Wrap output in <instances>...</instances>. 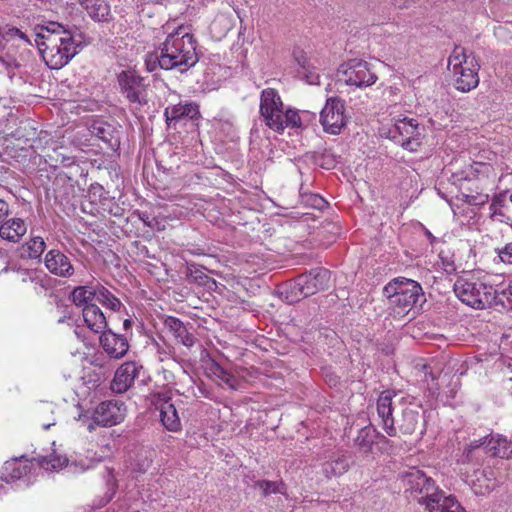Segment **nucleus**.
I'll use <instances>...</instances> for the list:
<instances>
[{
  "label": "nucleus",
  "instance_id": "nucleus-11",
  "mask_svg": "<svg viewBox=\"0 0 512 512\" xmlns=\"http://www.w3.org/2000/svg\"><path fill=\"white\" fill-rule=\"evenodd\" d=\"M423 128L419 127L418 122L412 118H403L398 120L394 128L390 130L391 138L409 151H416L421 145L420 139Z\"/></svg>",
  "mask_w": 512,
  "mask_h": 512
},
{
  "label": "nucleus",
  "instance_id": "nucleus-9",
  "mask_svg": "<svg viewBox=\"0 0 512 512\" xmlns=\"http://www.w3.org/2000/svg\"><path fill=\"white\" fill-rule=\"evenodd\" d=\"M344 112L343 100L338 97L328 98L320 112V123L324 131L333 135L339 134L347 122Z\"/></svg>",
  "mask_w": 512,
  "mask_h": 512
},
{
  "label": "nucleus",
  "instance_id": "nucleus-25",
  "mask_svg": "<svg viewBox=\"0 0 512 512\" xmlns=\"http://www.w3.org/2000/svg\"><path fill=\"white\" fill-rule=\"evenodd\" d=\"M349 457L342 451L333 452L322 464V472L327 478L338 477L348 471Z\"/></svg>",
  "mask_w": 512,
  "mask_h": 512
},
{
  "label": "nucleus",
  "instance_id": "nucleus-27",
  "mask_svg": "<svg viewBox=\"0 0 512 512\" xmlns=\"http://www.w3.org/2000/svg\"><path fill=\"white\" fill-rule=\"evenodd\" d=\"M95 22H110L112 20L110 5L106 0H77Z\"/></svg>",
  "mask_w": 512,
  "mask_h": 512
},
{
  "label": "nucleus",
  "instance_id": "nucleus-30",
  "mask_svg": "<svg viewBox=\"0 0 512 512\" xmlns=\"http://www.w3.org/2000/svg\"><path fill=\"white\" fill-rule=\"evenodd\" d=\"M160 419L164 427L172 432L181 429V421L174 404L165 402L160 409Z\"/></svg>",
  "mask_w": 512,
  "mask_h": 512
},
{
  "label": "nucleus",
  "instance_id": "nucleus-41",
  "mask_svg": "<svg viewBox=\"0 0 512 512\" xmlns=\"http://www.w3.org/2000/svg\"><path fill=\"white\" fill-rule=\"evenodd\" d=\"M211 373L229 388L235 390L237 388V379L234 375L224 369L219 363L213 362L210 367Z\"/></svg>",
  "mask_w": 512,
  "mask_h": 512
},
{
  "label": "nucleus",
  "instance_id": "nucleus-29",
  "mask_svg": "<svg viewBox=\"0 0 512 512\" xmlns=\"http://www.w3.org/2000/svg\"><path fill=\"white\" fill-rule=\"evenodd\" d=\"M186 278L189 283L198 284L208 290H215L217 287L216 281L208 276L201 267L194 264L187 266Z\"/></svg>",
  "mask_w": 512,
  "mask_h": 512
},
{
  "label": "nucleus",
  "instance_id": "nucleus-4",
  "mask_svg": "<svg viewBox=\"0 0 512 512\" xmlns=\"http://www.w3.org/2000/svg\"><path fill=\"white\" fill-rule=\"evenodd\" d=\"M35 42L46 65L52 70L61 69L68 64L82 47L75 34L62 38L49 35L46 41L35 40Z\"/></svg>",
  "mask_w": 512,
  "mask_h": 512
},
{
  "label": "nucleus",
  "instance_id": "nucleus-23",
  "mask_svg": "<svg viewBox=\"0 0 512 512\" xmlns=\"http://www.w3.org/2000/svg\"><path fill=\"white\" fill-rule=\"evenodd\" d=\"M165 120L168 126L172 123L176 124L178 121L188 118L195 120L200 117L199 106L195 103H181L167 107L164 111Z\"/></svg>",
  "mask_w": 512,
  "mask_h": 512
},
{
  "label": "nucleus",
  "instance_id": "nucleus-48",
  "mask_svg": "<svg viewBox=\"0 0 512 512\" xmlns=\"http://www.w3.org/2000/svg\"><path fill=\"white\" fill-rule=\"evenodd\" d=\"M467 190L470 192L468 194H464L465 202L470 205H484L489 200V195L482 192H476L473 194L471 188H467Z\"/></svg>",
  "mask_w": 512,
  "mask_h": 512
},
{
  "label": "nucleus",
  "instance_id": "nucleus-39",
  "mask_svg": "<svg viewBox=\"0 0 512 512\" xmlns=\"http://www.w3.org/2000/svg\"><path fill=\"white\" fill-rule=\"evenodd\" d=\"M473 53L466 54L465 49L461 46H455L454 50L448 58V68L452 66V71L455 72L463 66H467L468 61H471Z\"/></svg>",
  "mask_w": 512,
  "mask_h": 512
},
{
  "label": "nucleus",
  "instance_id": "nucleus-18",
  "mask_svg": "<svg viewBox=\"0 0 512 512\" xmlns=\"http://www.w3.org/2000/svg\"><path fill=\"white\" fill-rule=\"evenodd\" d=\"M48 271L56 276L68 278L74 274V267L70 259L58 249L49 250L44 258Z\"/></svg>",
  "mask_w": 512,
  "mask_h": 512
},
{
  "label": "nucleus",
  "instance_id": "nucleus-55",
  "mask_svg": "<svg viewBox=\"0 0 512 512\" xmlns=\"http://www.w3.org/2000/svg\"><path fill=\"white\" fill-rule=\"evenodd\" d=\"M391 1L399 9L408 8L414 2V0H391Z\"/></svg>",
  "mask_w": 512,
  "mask_h": 512
},
{
  "label": "nucleus",
  "instance_id": "nucleus-2",
  "mask_svg": "<svg viewBox=\"0 0 512 512\" xmlns=\"http://www.w3.org/2000/svg\"><path fill=\"white\" fill-rule=\"evenodd\" d=\"M396 396L394 390H384L377 399V414L381 419L382 428L390 437L397 436V429L403 435L418 434L421 437L426 431L425 411L421 405L415 407H406L402 410L401 416L397 420L393 417L392 400Z\"/></svg>",
  "mask_w": 512,
  "mask_h": 512
},
{
  "label": "nucleus",
  "instance_id": "nucleus-14",
  "mask_svg": "<svg viewBox=\"0 0 512 512\" xmlns=\"http://www.w3.org/2000/svg\"><path fill=\"white\" fill-rule=\"evenodd\" d=\"M299 277L306 297H310L329 288L331 272L324 267H314L299 274Z\"/></svg>",
  "mask_w": 512,
  "mask_h": 512
},
{
  "label": "nucleus",
  "instance_id": "nucleus-44",
  "mask_svg": "<svg viewBox=\"0 0 512 512\" xmlns=\"http://www.w3.org/2000/svg\"><path fill=\"white\" fill-rule=\"evenodd\" d=\"M481 476L484 478L485 481H487V483L484 485V491L482 490L483 486L481 484L477 485L476 483H474L476 494H484L485 492H490L495 487V476L493 470H482Z\"/></svg>",
  "mask_w": 512,
  "mask_h": 512
},
{
  "label": "nucleus",
  "instance_id": "nucleus-49",
  "mask_svg": "<svg viewBox=\"0 0 512 512\" xmlns=\"http://www.w3.org/2000/svg\"><path fill=\"white\" fill-rule=\"evenodd\" d=\"M19 33V29L16 28V27H9V26H6L5 28H3L0 32V48L3 46V45H8V43L14 39L15 37H17V34Z\"/></svg>",
  "mask_w": 512,
  "mask_h": 512
},
{
  "label": "nucleus",
  "instance_id": "nucleus-61",
  "mask_svg": "<svg viewBox=\"0 0 512 512\" xmlns=\"http://www.w3.org/2000/svg\"><path fill=\"white\" fill-rule=\"evenodd\" d=\"M496 208L497 207H495V208H491V206L489 207V210L492 212L493 215L497 214V209Z\"/></svg>",
  "mask_w": 512,
  "mask_h": 512
},
{
  "label": "nucleus",
  "instance_id": "nucleus-7",
  "mask_svg": "<svg viewBox=\"0 0 512 512\" xmlns=\"http://www.w3.org/2000/svg\"><path fill=\"white\" fill-rule=\"evenodd\" d=\"M117 82L121 94L131 104L143 107L148 104L146 79L133 69L123 70L117 75Z\"/></svg>",
  "mask_w": 512,
  "mask_h": 512
},
{
  "label": "nucleus",
  "instance_id": "nucleus-24",
  "mask_svg": "<svg viewBox=\"0 0 512 512\" xmlns=\"http://www.w3.org/2000/svg\"><path fill=\"white\" fill-rule=\"evenodd\" d=\"M304 292L305 290L304 287L302 288V282L299 275L285 283H282L276 290L279 298L288 304H294L304 298H307Z\"/></svg>",
  "mask_w": 512,
  "mask_h": 512
},
{
  "label": "nucleus",
  "instance_id": "nucleus-6",
  "mask_svg": "<svg viewBox=\"0 0 512 512\" xmlns=\"http://www.w3.org/2000/svg\"><path fill=\"white\" fill-rule=\"evenodd\" d=\"M453 290L463 303L474 309H484L491 305V285L459 278L454 283Z\"/></svg>",
  "mask_w": 512,
  "mask_h": 512
},
{
  "label": "nucleus",
  "instance_id": "nucleus-58",
  "mask_svg": "<svg viewBox=\"0 0 512 512\" xmlns=\"http://www.w3.org/2000/svg\"><path fill=\"white\" fill-rule=\"evenodd\" d=\"M132 324H133V320H132V319H130V318L125 319V320L123 321V328H124L125 330H129V329H131Z\"/></svg>",
  "mask_w": 512,
  "mask_h": 512
},
{
  "label": "nucleus",
  "instance_id": "nucleus-8",
  "mask_svg": "<svg viewBox=\"0 0 512 512\" xmlns=\"http://www.w3.org/2000/svg\"><path fill=\"white\" fill-rule=\"evenodd\" d=\"M338 74L347 85L358 88L371 86L377 80V75L371 71L368 62L361 59H350L343 63L338 69Z\"/></svg>",
  "mask_w": 512,
  "mask_h": 512
},
{
  "label": "nucleus",
  "instance_id": "nucleus-56",
  "mask_svg": "<svg viewBox=\"0 0 512 512\" xmlns=\"http://www.w3.org/2000/svg\"><path fill=\"white\" fill-rule=\"evenodd\" d=\"M17 37L20 38L21 40H24L28 45L32 46V43L30 41V39L28 38V36L22 32L20 29H19V33L17 34Z\"/></svg>",
  "mask_w": 512,
  "mask_h": 512
},
{
  "label": "nucleus",
  "instance_id": "nucleus-1",
  "mask_svg": "<svg viewBox=\"0 0 512 512\" xmlns=\"http://www.w3.org/2000/svg\"><path fill=\"white\" fill-rule=\"evenodd\" d=\"M398 479L405 493L429 512H465L455 496H446L432 477L416 467L400 473Z\"/></svg>",
  "mask_w": 512,
  "mask_h": 512
},
{
  "label": "nucleus",
  "instance_id": "nucleus-26",
  "mask_svg": "<svg viewBox=\"0 0 512 512\" xmlns=\"http://www.w3.org/2000/svg\"><path fill=\"white\" fill-rule=\"evenodd\" d=\"M82 315L86 326L92 332L101 334L108 328L106 317L96 304L85 305Z\"/></svg>",
  "mask_w": 512,
  "mask_h": 512
},
{
  "label": "nucleus",
  "instance_id": "nucleus-59",
  "mask_svg": "<svg viewBox=\"0 0 512 512\" xmlns=\"http://www.w3.org/2000/svg\"><path fill=\"white\" fill-rule=\"evenodd\" d=\"M425 235L427 236V238L429 239V241H430L431 243H433V242H434L435 237L432 235V233H431L429 230H427V229L425 230Z\"/></svg>",
  "mask_w": 512,
  "mask_h": 512
},
{
  "label": "nucleus",
  "instance_id": "nucleus-22",
  "mask_svg": "<svg viewBox=\"0 0 512 512\" xmlns=\"http://www.w3.org/2000/svg\"><path fill=\"white\" fill-rule=\"evenodd\" d=\"M378 439L386 441V437L370 424L358 430L357 436L353 439V444L359 453L369 455L372 453Z\"/></svg>",
  "mask_w": 512,
  "mask_h": 512
},
{
  "label": "nucleus",
  "instance_id": "nucleus-40",
  "mask_svg": "<svg viewBox=\"0 0 512 512\" xmlns=\"http://www.w3.org/2000/svg\"><path fill=\"white\" fill-rule=\"evenodd\" d=\"M34 461H37L38 465L45 470L56 471L62 469L64 466L68 464V459L64 456H40L38 458H33Z\"/></svg>",
  "mask_w": 512,
  "mask_h": 512
},
{
  "label": "nucleus",
  "instance_id": "nucleus-35",
  "mask_svg": "<svg viewBox=\"0 0 512 512\" xmlns=\"http://www.w3.org/2000/svg\"><path fill=\"white\" fill-rule=\"evenodd\" d=\"M96 287L78 286L71 293L72 302L76 306H85L92 304L91 301L96 298Z\"/></svg>",
  "mask_w": 512,
  "mask_h": 512
},
{
  "label": "nucleus",
  "instance_id": "nucleus-46",
  "mask_svg": "<svg viewBox=\"0 0 512 512\" xmlns=\"http://www.w3.org/2000/svg\"><path fill=\"white\" fill-rule=\"evenodd\" d=\"M297 75L308 84H319V74H317L309 65H302V69L297 70Z\"/></svg>",
  "mask_w": 512,
  "mask_h": 512
},
{
  "label": "nucleus",
  "instance_id": "nucleus-3",
  "mask_svg": "<svg viewBox=\"0 0 512 512\" xmlns=\"http://www.w3.org/2000/svg\"><path fill=\"white\" fill-rule=\"evenodd\" d=\"M170 70L177 69L181 73L194 67L200 55L197 53V41L184 25L178 26L169 33L160 45Z\"/></svg>",
  "mask_w": 512,
  "mask_h": 512
},
{
  "label": "nucleus",
  "instance_id": "nucleus-62",
  "mask_svg": "<svg viewBox=\"0 0 512 512\" xmlns=\"http://www.w3.org/2000/svg\"><path fill=\"white\" fill-rule=\"evenodd\" d=\"M429 375H430V377H431V379H432V380H435V379H436V376H435L432 372H430V373H429Z\"/></svg>",
  "mask_w": 512,
  "mask_h": 512
},
{
  "label": "nucleus",
  "instance_id": "nucleus-54",
  "mask_svg": "<svg viewBox=\"0 0 512 512\" xmlns=\"http://www.w3.org/2000/svg\"><path fill=\"white\" fill-rule=\"evenodd\" d=\"M504 202H505L504 194L495 195L491 202V208H495L497 206H503Z\"/></svg>",
  "mask_w": 512,
  "mask_h": 512
},
{
  "label": "nucleus",
  "instance_id": "nucleus-21",
  "mask_svg": "<svg viewBox=\"0 0 512 512\" xmlns=\"http://www.w3.org/2000/svg\"><path fill=\"white\" fill-rule=\"evenodd\" d=\"M32 461L26 455L12 458L4 463L2 480L7 483L20 480L27 476L32 469Z\"/></svg>",
  "mask_w": 512,
  "mask_h": 512
},
{
  "label": "nucleus",
  "instance_id": "nucleus-64",
  "mask_svg": "<svg viewBox=\"0 0 512 512\" xmlns=\"http://www.w3.org/2000/svg\"><path fill=\"white\" fill-rule=\"evenodd\" d=\"M154 229L161 230V228L159 227V223L155 224V228Z\"/></svg>",
  "mask_w": 512,
  "mask_h": 512
},
{
  "label": "nucleus",
  "instance_id": "nucleus-36",
  "mask_svg": "<svg viewBox=\"0 0 512 512\" xmlns=\"http://www.w3.org/2000/svg\"><path fill=\"white\" fill-rule=\"evenodd\" d=\"M95 296L99 303L113 311H119L122 306L121 301L102 285L96 286Z\"/></svg>",
  "mask_w": 512,
  "mask_h": 512
},
{
  "label": "nucleus",
  "instance_id": "nucleus-32",
  "mask_svg": "<svg viewBox=\"0 0 512 512\" xmlns=\"http://www.w3.org/2000/svg\"><path fill=\"white\" fill-rule=\"evenodd\" d=\"M36 39L39 41H46V38L50 36H57V38L68 37L74 34L71 30L66 29L62 24L58 22H49L46 26H37L35 28Z\"/></svg>",
  "mask_w": 512,
  "mask_h": 512
},
{
  "label": "nucleus",
  "instance_id": "nucleus-43",
  "mask_svg": "<svg viewBox=\"0 0 512 512\" xmlns=\"http://www.w3.org/2000/svg\"><path fill=\"white\" fill-rule=\"evenodd\" d=\"M106 487L107 491L105 492L104 496L101 498L99 506L103 507L106 504H108L115 496L118 484L117 480L113 474V469H107L106 472Z\"/></svg>",
  "mask_w": 512,
  "mask_h": 512
},
{
  "label": "nucleus",
  "instance_id": "nucleus-60",
  "mask_svg": "<svg viewBox=\"0 0 512 512\" xmlns=\"http://www.w3.org/2000/svg\"><path fill=\"white\" fill-rule=\"evenodd\" d=\"M95 426H98L96 423H94V419L92 418V421L88 424L87 428L90 432H92L95 429Z\"/></svg>",
  "mask_w": 512,
  "mask_h": 512
},
{
  "label": "nucleus",
  "instance_id": "nucleus-15",
  "mask_svg": "<svg viewBox=\"0 0 512 512\" xmlns=\"http://www.w3.org/2000/svg\"><path fill=\"white\" fill-rule=\"evenodd\" d=\"M125 409L123 404L120 405L113 401L101 402L93 413L94 423L102 427H111L119 424L124 420Z\"/></svg>",
  "mask_w": 512,
  "mask_h": 512
},
{
  "label": "nucleus",
  "instance_id": "nucleus-12",
  "mask_svg": "<svg viewBox=\"0 0 512 512\" xmlns=\"http://www.w3.org/2000/svg\"><path fill=\"white\" fill-rule=\"evenodd\" d=\"M90 133L102 140L109 149L117 151L121 144L122 126L115 120L94 119L88 126Z\"/></svg>",
  "mask_w": 512,
  "mask_h": 512
},
{
  "label": "nucleus",
  "instance_id": "nucleus-42",
  "mask_svg": "<svg viewBox=\"0 0 512 512\" xmlns=\"http://www.w3.org/2000/svg\"><path fill=\"white\" fill-rule=\"evenodd\" d=\"M279 118L282 122V129L275 130L278 133H282L286 127L299 128L302 126V120L297 110L289 108L285 113L282 111Z\"/></svg>",
  "mask_w": 512,
  "mask_h": 512
},
{
  "label": "nucleus",
  "instance_id": "nucleus-37",
  "mask_svg": "<svg viewBox=\"0 0 512 512\" xmlns=\"http://www.w3.org/2000/svg\"><path fill=\"white\" fill-rule=\"evenodd\" d=\"M253 487L261 490L264 497L271 494H285L287 489L285 483L282 481L277 482L270 480H257Z\"/></svg>",
  "mask_w": 512,
  "mask_h": 512
},
{
  "label": "nucleus",
  "instance_id": "nucleus-34",
  "mask_svg": "<svg viewBox=\"0 0 512 512\" xmlns=\"http://www.w3.org/2000/svg\"><path fill=\"white\" fill-rule=\"evenodd\" d=\"M491 297V305H488V308L501 307L506 310H512V284L501 292H497L492 287Z\"/></svg>",
  "mask_w": 512,
  "mask_h": 512
},
{
  "label": "nucleus",
  "instance_id": "nucleus-13",
  "mask_svg": "<svg viewBox=\"0 0 512 512\" xmlns=\"http://www.w3.org/2000/svg\"><path fill=\"white\" fill-rule=\"evenodd\" d=\"M482 448L485 453H491L492 456L501 458H509L512 456V448L506 438L492 436H484L480 439L471 441L464 450V455L469 459L471 453Z\"/></svg>",
  "mask_w": 512,
  "mask_h": 512
},
{
  "label": "nucleus",
  "instance_id": "nucleus-52",
  "mask_svg": "<svg viewBox=\"0 0 512 512\" xmlns=\"http://www.w3.org/2000/svg\"><path fill=\"white\" fill-rule=\"evenodd\" d=\"M139 219L149 228H155V224H158V220L155 217H150L146 212L140 213Z\"/></svg>",
  "mask_w": 512,
  "mask_h": 512
},
{
  "label": "nucleus",
  "instance_id": "nucleus-57",
  "mask_svg": "<svg viewBox=\"0 0 512 512\" xmlns=\"http://www.w3.org/2000/svg\"><path fill=\"white\" fill-rule=\"evenodd\" d=\"M298 64H299V69H302V65L305 64V65H308V62H307V59L305 56L301 55L299 57L296 58Z\"/></svg>",
  "mask_w": 512,
  "mask_h": 512
},
{
  "label": "nucleus",
  "instance_id": "nucleus-38",
  "mask_svg": "<svg viewBox=\"0 0 512 512\" xmlns=\"http://www.w3.org/2000/svg\"><path fill=\"white\" fill-rule=\"evenodd\" d=\"M165 56L161 53V48L158 46L153 52L148 53L145 58V66L149 72L155 71L157 68L163 70H170Z\"/></svg>",
  "mask_w": 512,
  "mask_h": 512
},
{
  "label": "nucleus",
  "instance_id": "nucleus-20",
  "mask_svg": "<svg viewBox=\"0 0 512 512\" xmlns=\"http://www.w3.org/2000/svg\"><path fill=\"white\" fill-rule=\"evenodd\" d=\"M163 326L174 337L176 343L182 344L187 349H191L197 342L196 337L190 332L187 325L174 316H167L164 319Z\"/></svg>",
  "mask_w": 512,
  "mask_h": 512
},
{
  "label": "nucleus",
  "instance_id": "nucleus-47",
  "mask_svg": "<svg viewBox=\"0 0 512 512\" xmlns=\"http://www.w3.org/2000/svg\"><path fill=\"white\" fill-rule=\"evenodd\" d=\"M6 45H3L0 48V62L5 65L7 69H18L21 67V64L17 61V59L9 52H5Z\"/></svg>",
  "mask_w": 512,
  "mask_h": 512
},
{
  "label": "nucleus",
  "instance_id": "nucleus-5",
  "mask_svg": "<svg viewBox=\"0 0 512 512\" xmlns=\"http://www.w3.org/2000/svg\"><path fill=\"white\" fill-rule=\"evenodd\" d=\"M383 293L387 297L389 304L398 308V313L408 312L420 302V305L426 301L422 286L405 277L392 279L383 288Z\"/></svg>",
  "mask_w": 512,
  "mask_h": 512
},
{
  "label": "nucleus",
  "instance_id": "nucleus-51",
  "mask_svg": "<svg viewBox=\"0 0 512 512\" xmlns=\"http://www.w3.org/2000/svg\"><path fill=\"white\" fill-rule=\"evenodd\" d=\"M482 168H487V166L484 163H475L471 166L470 173H467L464 177H461L459 180L464 181H472L473 177L477 174L481 173Z\"/></svg>",
  "mask_w": 512,
  "mask_h": 512
},
{
  "label": "nucleus",
  "instance_id": "nucleus-53",
  "mask_svg": "<svg viewBox=\"0 0 512 512\" xmlns=\"http://www.w3.org/2000/svg\"><path fill=\"white\" fill-rule=\"evenodd\" d=\"M9 214H10L9 204L5 200L0 199V226L6 220V218L9 216Z\"/></svg>",
  "mask_w": 512,
  "mask_h": 512
},
{
  "label": "nucleus",
  "instance_id": "nucleus-31",
  "mask_svg": "<svg viewBox=\"0 0 512 512\" xmlns=\"http://www.w3.org/2000/svg\"><path fill=\"white\" fill-rule=\"evenodd\" d=\"M46 249V243L41 236H32L29 241L21 247V258L23 259H40Z\"/></svg>",
  "mask_w": 512,
  "mask_h": 512
},
{
  "label": "nucleus",
  "instance_id": "nucleus-17",
  "mask_svg": "<svg viewBox=\"0 0 512 512\" xmlns=\"http://www.w3.org/2000/svg\"><path fill=\"white\" fill-rule=\"evenodd\" d=\"M480 64L476 56H472L471 61H468L467 66L453 72L455 77L454 86L458 91L469 92L475 89L479 84L478 71Z\"/></svg>",
  "mask_w": 512,
  "mask_h": 512
},
{
  "label": "nucleus",
  "instance_id": "nucleus-16",
  "mask_svg": "<svg viewBox=\"0 0 512 512\" xmlns=\"http://www.w3.org/2000/svg\"><path fill=\"white\" fill-rule=\"evenodd\" d=\"M99 342L110 358L121 359L129 350V343L126 336L115 333L109 327L100 334Z\"/></svg>",
  "mask_w": 512,
  "mask_h": 512
},
{
  "label": "nucleus",
  "instance_id": "nucleus-33",
  "mask_svg": "<svg viewBox=\"0 0 512 512\" xmlns=\"http://www.w3.org/2000/svg\"><path fill=\"white\" fill-rule=\"evenodd\" d=\"M313 161L316 165L323 169H334L340 162V156L336 155L331 149H323V151H315L313 153Z\"/></svg>",
  "mask_w": 512,
  "mask_h": 512
},
{
  "label": "nucleus",
  "instance_id": "nucleus-45",
  "mask_svg": "<svg viewBox=\"0 0 512 512\" xmlns=\"http://www.w3.org/2000/svg\"><path fill=\"white\" fill-rule=\"evenodd\" d=\"M302 203L317 210L328 207V202L318 194H306L302 196Z\"/></svg>",
  "mask_w": 512,
  "mask_h": 512
},
{
  "label": "nucleus",
  "instance_id": "nucleus-63",
  "mask_svg": "<svg viewBox=\"0 0 512 512\" xmlns=\"http://www.w3.org/2000/svg\"><path fill=\"white\" fill-rule=\"evenodd\" d=\"M7 271H9V267H8V266L4 267V268L2 269V271H1V273H2V272H7Z\"/></svg>",
  "mask_w": 512,
  "mask_h": 512
},
{
  "label": "nucleus",
  "instance_id": "nucleus-19",
  "mask_svg": "<svg viewBox=\"0 0 512 512\" xmlns=\"http://www.w3.org/2000/svg\"><path fill=\"white\" fill-rule=\"evenodd\" d=\"M139 367L133 361L123 363L115 372L111 388L116 393L126 392L138 377Z\"/></svg>",
  "mask_w": 512,
  "mask_h": 512
},
{
  "label": "nucleus",
  "instance_id": "nucleus-50",
  "mask_svg": "<svg viewBox=\"0 0 512 512\" xmlns=\"http://www.w3.org/2000/svg\"><path fill=\"white\" fill-rule=\"evenodd\" d=\"M496 252L502 262L512 264V242L506 244L501 249H496Z\"/></svg>",
  "mask_w": 512,
  "mask_h": 512
},
{
  "label": "nucleus",
  "instance_id": "nucleus-28",
  "mask_svg": "<svg viewBox=\"0 0 512 512\" xmlns=\"http://www.w3.org/2000/svg\"><path fill=\"white\" fill-rule=\"evenodd\" d=\"M27 232V226L21 218L5 220L0 226V237L10 242H19Z\"/></svg>",
  "mask_w": 512,
  "mask_h": 512
},
{
  "label": "nucleus",
  "instance_id": "nucleus-10",
  "mask_svg": "<svg viewBox=\"0 0 512 512\" xmlns=\"http://www.w3.org/2000/svg\"><path fill=\"white\" fill-rule=\"evenodd\" d=\"M283 111V102L274 88L262 90L260 97V114L265 124L272 130H281L282 122L280 120Z\"/></svg>",
  "mask_w": 512,
  "mask_h": 512
}]
</instances>
